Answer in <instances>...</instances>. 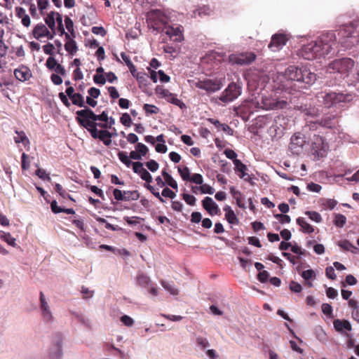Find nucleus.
Returning a JSON list of instances; mask_svg holds the SVG:
<instances>
[{"label":"nucleus","instance_id":"obj_1","mask_svg":"<svg viewBox=\"0 0 359 359\" xmlns=\"http://www.w3.org/2000/svg\"><path fill=\"white\" fill-rule=\"evenodd\" d=\"M337 36L333 31L322 33L315 41L304 43L297 51V55L311 60L321 57H331L337 52Z\"/></svg>","mask_w":359,"mask_h":359},{"label":"nucleus","instance_id":"obj_2","mask_svg":"<svg viewBox=\"0 0 359 359\" xmlns=\"http://www.w3.org/2000/svg\"><path fill=\"white\" fill-rule=\"evenodd\" d=\"M339 35V43L344 50L359 47V18L341 25Z\"/></svg>","mask_w":359,"mask_h":359},{"label":"nucleus","instance_id":"obj_3","mask_svg":"<svg viewBox=\"0 0 359 359\" xmlns=\"http://www.w3.org/2000/svg\"><path fill=\"white\" fill-rule=\"evenodd\" d=\"M76 121L78 124L86 129L95 127V121H100L102 122H108V114L103 111L100 114H95L90 108L86 107L83 109L79 110L76 112Z\"/></svg>","mask_w":359,"mask_h":359},{"label":"nucleus","instance_id":"obj_4","mask_svg":"<svg viewBox=\"0 0 359 359\" xmlns=\"http://www.w3.org/2000/svg\"><path fill=\"white\" fill-rule=\"evenodd\" d=\"M355 66L354 61L349 57L336 59L330 62L325 67L327 74H338L342 78L348 77Z\"/></svg>","mask_w":359,"mask_h":359},{"label":"nucleus","instance_id":"obj_5","mask_svg":"<svg viewBox=\"0 0 359 359\" xmlns=\"http://www.w3.org/2000/svg\"><path fill=\"white\" fill-rule=\"evenodd\" d=\"M316 79V74L311 72L307 65H298L293 70V81L299 83L300 88H307L313 85Z\"/></svg>","mask_w":359,"mask_h":359},{"label":"nucleus","instance_id":"obj_6","mask_svg":"<svg viewBox=\"0 0 359 359\" xmlns=\"http://www.w3.org/2000/svg\"><path fill=\"white\" fill-rule=\"evenodd\" d=\"M318 102L322 103L325 107L330 108L341 102H349L353 96L350 94L337 93L334 92H321L317 95Z\"/></svg>","mask_w":359,"mask_h":359},{"label":"nucleus","instance_id":"obj_7","mask_svg":"<svg viewBox=\"0 0 359 359\" xmlns=\"http://www.w3.org/2000/svg\"><path fill=\"white\" fill-rule=\"evenodd\" d=\"M147 23L149 29L157 33H163L168 23V17L159 10H152L147 14Z\"/></svg>","mask_w":359,"mask_h":359},{"label":"nucleus","instance_id":"obj_8","mask_svg":"<svg viewBox=\"0 0 359 359\" xmlns=\"http://www.w3.org/2000/svg\"><path fill=\"white\" fill-rule=\"evenodd\" d=\"M241 92L242 86L238 83L231 82L222 92V95L219 97V100L224 103L233 102L241 95Z\"/></svg>","mask_w":359,"mask_h":359},{"label":"nucleus","instance_id":"obj_9","mask_svg":"<svg viewBox=\"0 0 359 359\" xmlns=\"http://www.w3.org/2000/svg\"><path fill=\"white\" fill-rule=\"evenodd\" d=\"M222 83L217 79H204L198 80L195 83L197 88L205 90L208 93H215L222 88Z\"/></svg>","mask_w":359,"mask_h":359},{"label":"nucleus","instance_id":"obj_10","mask_svg":"<svg viewBox=\"0 0 359 359\" xmlns=\"http://www.w3.org/2000/svg\"><path fill=\"white\" fill-rule=\"evenodd\" d=\"M86 130L90 133L93 138L99 139L104 145L109 146L111 144L112 133L107 130H98L95 127L88 128Z\"/></svg>","mask_w":359,"mask_h":359},{"label":"nucleus","instance_id":"obj_11","mask_svg":"<svg viewBox=\"0 0 359 359\" xmlns=\"http://www.w3.org/2000/svg\"><path fill=\"white\" fill-rule=\"evenodd\" d=\"M182 30L183 27L180 25L174 27L167 24L163 32L165 33L171 41L180 42L184 39Z\"/></svg>","mask_w":359,"mask_h":359},{"label":"nucleus","instance_id":"obj_12","mask_svg":"<svg viewBox=\"0 0 359 359\" xmlns=\"http://www.w3.org/2000/svg\"><path fill=\"white\" fill-rule=\"evenodd\" d=\"M32 34L34 37L38 40L43 37H47L48 39H53L55 33L49 31L46 25L40 22L34 27Z\"/></svg>","mask_w":359,"mask_h":359},{"label":"nucleus","instance_id":"obj_13","mask_svg":"<svg viewBox=\"0 0 359 359\" xmlns=\"http://www.w3.org/2000/svg\"><path fill=\"white\" fill-rule=\"evenodd\" d=\"M311 154L319 159L325 155V149L323 139L321 137H316L311 145Z\"/></svg>","mask_w":359,"mask_h":359},{"label":"nucleus","instance_id":"obj_14","mask_svg":"<svg viewBox=\"0 0 359 359\" xmlns=\"http://www.w3.org/2000/svg\"><path fill=\"white\" fill-rule=\"evenodd\" d=\"M287 40L288 39L285 34H276L271 37V41L268 47L272 51H277L285 45Z\"/></svg>","mask_w":359,"mask_h":359},{"label":"nucleus","instance_id":"obj_15","mask_svg":"<svg viewBox=\"0 0 359 359\" xmlns=\"http://www.w3.org/2000/svg\"><path fill=\"white\" fill-rule=\"evenodd\" d=\"M203 208L211 215H218L221 214L220 209L215 203L212 198L207 196L202 201Z\"/></svg>","mask_w":359,"mask_h":359},{"label":"nucleus","instance_id":"obj_16","mask_svg":"<svg viewBox=\"0 0 359 359\" xmlns=\"http://www.w3.org/2000/svg\"><path fill=\"white\" fill-rule=\"evenodd\" d=\"M14 76L15 79L21 82L28 81L32 74L29 68L25 65H21L14 70Z\"/></svg>","mask_w":359,"mask_h":359},{"label":"nucleus","instance_id":"obj_17","mask_svg":"<svg viewBox=\"0 0 359 359\" xmlns=\"http://www.w3.org/2000/svg\"><path fill=\"white\" fill-rule=\"evenodd\" d=\"M294 109L299 111L306 118H313L318 116L320 114V109L316 107L308 106L306 104L304 105L297 106Z\"/></svg>","mask_w":359,"mask_h":359},{"label":"nucleus","instance_id":"obj_18","mask_svg":"<svg viewBox=\"0 0 359 359\" xmlns=\"http://www.w3.org/2000/svg\"><path fill=\"white\" fill-rule=\"evenodd\" d=\"M306 137L304 135L297 133L293 135V154H299L306 144Z\"/></svg>","mask_w":359,"mask_h":359},{"label":"nucleus","instance_id":"obj_19","mask_svg":"<svg viewBox=\"0 0 359 359\" xmlns=\"http://www.w3.org/2000/svg\"><path fill=\"white\" fill-rule=\"evenodd\" d=\"M234 62L238 65H249L255 61L256 55L252 52L241 53L237 56H233Z\"/></svg>","mask_w":359,"mask_h":359},{"label":"nucleus","instance_id":"obj_20","mask_svg":"<svg viewBox=\"0 0 359 359\" xmlns=\"http://www.w3.org/2000/svg\"><path fill=\"white\" fill-rule=\"evenodd\" d=\"M320 124L323 127L332 128L338 124V118L337 114H325L320 121Z\"/></svg>","mask_w":359,"mask_h":359},{"label":"nucleus","instance_id":"obj_21","mask_svg":"<svg viewBox=\"0 0 359 359\" xmlns=\"http://www.w3.org/2000/svg\"><path fill=\"white\" fill-rule=\"evenodd\" d=\"M264 108L266 109H283L287 106L285 100L277 101L275 100L266 99L264 102Z\"/></svg>","mask_w":359,"mask_h":359},{"label":"nucleus","instance_id":"obj_22","mask_svg":"<svg viewBox=\"0 0 359 359\" xmlns=\"http://www.w3.org/2000/svg\"><path fill=\"white\" fill-rule=\"evenodd\" d=\"M333 325L336 331L339 332H344V330L346 331H351V323L346 320H340V319H336L333 322Z\"/></svg>","mask_w":359,"mask_h":359},{"label":"nucleus","instance_id":"obj_23","mask_svg":"<svg viewBox=\"0 0 359 359\" xmlns=\"http://www.w3.org/2000/svg\"><path fill=\"white\" fill-rule=\"evenodd\" d=\"M66 43L65 44V50L71 55H74L78 50V47L76 41L71 38L68 33H65Z\"/></svg>","mask_w":359,"mask_h":359},{"label":"nucleus","instance_id":"obj_24","mask_svg":"<svg viewBox=\"0 0 359 359\" xmlns=\"http://www.w3.org/2000/svg\"><path fill=\"white\" fill-rule=\"evenodd\" d=\"M60 14L57 12L55 11H50L47 16L45 18L44 20L46 24L48 25V27L50 28L53 33H55V22H56V17H57V15Z\"/></svg>","mask_w":359,"mask_h":359},{"label":"nucleus","instance_id":"obj_25","mask_svg":"<svg viewBox=\"0 0 359 359\" xmlns=\"http://www.w3.org/2000/svg\"><path fill=\"white\" fill-rule=\"evenodd\" d=\"M224 211L225 212V218L229 224H238L239 223L237 216L229 205H225Z\"/></svg>","mask_w":359,"mask_h":359},{"label":"nucleus","instance_id":"obj_26","mask_svg":"<svg viewBox=\"0 0 359 359\" xmlns=\"http://www.w3.org/2000/svg\"><path fill=\"white\" fill-rule=\"evenodd\" d=\"M337 245L344 250L350 251L353 254L359 252V249L348 240L340 241L337 243Z\"/></svg>","mask_w":359,"mask_h":359},{"label":"nucleus","instance_id":"obj_27","mask_svg":"<svg viewBox=\"0 0 359 359\" xmlns=\"http://www.w3.org/2000/svg\"><path fill=\"white\" fill-rule=\"evenodd\" d=\"M233 164L235 165V172H240L238 174L239 177L242 179H245V176L248 175V173H246L247 166L238 159H235Z\"/></svg>","mask_w":359,"mask_h":359},{"label":"nucleus","instance_id":"obj_28","mask_svg":"<svg viewBox=\"0 0 359 359\" xmlns=\"http://www.w3.org/2000/svg\"><path fill=\"white\" fill-rule=\"evenodd\" d=\"M50 208L53 212L55 214L65 212L69 215L75 214V211L73 208H63L57 205L56 201H53L50 203Z\"/></svg>","mask_w":359,"mask_h":359},{"label":"nucleus","instance_id":"obj_29","mask_svg":"<svg viewBox=\"0 0 359 359\" xmlns=\"http://www.w3.org/2000/svg\"><path fill=\"white\" fill-rule=\"evenodd\" d=\"M297 223L299 224V226L301 228V231H302L304 233H312L314 231V229L312 226H311L305 218L299 217L297 219Z\"/></svg>","mask_w":359,"mask_h":359},{"label":"nucleus","instance_id":"obj_30","mask_svg":"<svg viewBox=\"0 0 359 359\" xmlns=\"http://www.w3.org/2000/svg\"><path fill=\"white\" fill-rule=\"evenodd\" d=\"M348 306L352 309L353 318L359 322V306L357 301L351 299L348 302Z\"/></svg>","mask_w":359,"mask_h":359},{"label":"nucleus","instance_id":"obj_31","mask_svg":"<svg viewBox=\"0 0 359 359\" xmlns=\"http://www.w3.org/2000/svg\"><path fill=\"white\" fill-rule=\"evenodd\" d=\"M15 133L18 135L17 137H14V141L16 144L22 142L25 147L30 144L29 140L24 131L15 130Z\"/></svg>","mask_w":359,"mask_h":359},{"label":"nucleus","instance_id":"obj_32","mask_svg":"<svg viewBox=\"0 0 359 359\" xmlns=\"http://www.w3.org/2000/svg\"><path fill=\"white\" fill-rule=\"evenodd\" d=\"M162 175L164 178L165 184L170 186L174 189H177L178 185L177 182L173 179V177L166 172V170L162 171Z\"/></svg>","mask_w":359,"mask_h":359},{"label":"nucleus","instance_id":"obj_33","mask_svg":"<svg viewBox=\"0 0 359 359\" xmlns=\"http://www.w3.org/2000/svg\"><path fill=\"white\" fill-rule=\"evenodd\" d=\"M0 238L4 242L7 243L9 245L15 247V238H13L10 233L0 231Z\"/></svg>","mask_w":359,"mask_h":359},{"label":"nucleus","instance_id":"obj_34","mask_svg":"<svg viewBox=\"0 0 359 359\" xmlns=\"http://www.w3.org/2000/svg\"><path fill=\"white\" fill-rule=\"evenodd\" d=\"M70 100H72V104L74 105L79 106L80 107H84V109L86 107L85 106L84 97L80 93H75L74 95L71 97Z\"/></svg>","mask_w":359,"mask_h":359},{"label":"nucleus","instance_id":"obj_35","mask_svg":"<svg viewBox=\"0 0 359 359\" xmlns=\"http://www.w3.org/2000/svg\"><path fill=\"white\" fill-rule=\"evenodd\" d=\"M166 100L167 102L179 107L182 109L186 108V104L182 100L177 97V95L172 93H171L170 97H167Z\"/></svg>","mask_w":359,"mask_h":359},{"label":"nucleus","instance_id":"obj_36","mask_svg":"<svg viewBox=\"0 0 359 359\" xmlns=\"http://www.w3.org/2000/svg\"><path fill=\"white\" fill-rule=\"evenodd\" d=\"M333 223L337 227L342 228L346 223V217L341 214H335Z\"/></svg>","mask_w":359,"mask_h":359},{"label":"nucleus","instance_id":"obj_37","mask_svg":"<svg viewBox=\"0 0 359 359\" xmlns=\"http://www.w3.org/2000/svg\"><path fill=\"white\" fill-rule=\"evenodd\" d=\"M124 194L126 195V201H137L140 198V194L138 191H124Z\"/></svg>","mask_w":359,"mask_h":359},{"label":"nucleus","instance_id":"obj_38","mask_svg":"<svg viewBox=\"0 0 359 359\" xmlns=\"http://www.w3.org/2000/svg\"><path fill=\"white\" fill-rule=\"evenodd\" d=\"M65 22L67 29L70 33V36H72L73 38H75L76 34L74 29V23L72 20L69 17L66 16L65 18Z\"/></svg>","mask_w":359,"mask_h":359},{"label":"nucleus","instance_id":"obj_39","mask_svg":"<svg viewBox=\"0 0 359 359\" xmlns=\"http://www.w3.org/2000/svg\"><path fill=\"white\" fill-rule=\"evenodd\" d=\"M143 109L147 114H156L160 111L158 107H157L155 105L149 104H144L143 106Z\"/></svg>","mask_w":359,"mask_h":359},{"label":"nucleus","instance_id":"obj_40","mask_svg":"<svg viewBox=\"0 0 359 359\" xmlns=\"http://www.w3.org/2000/svg\"><path fill=\"white\" fill-rule=\"evenodd\" d=\"M135 149L141 155V157L144 156L149 151L148 147L142 143H137Z\"/></svg>","mask_w":359,"mask_h":359},{"label":"nucleus","instance_id":"obj_41","mask_svg":"<svg viewBox=\"0 0 359 359\" xmlns=\"http://www.w3.org/2000/svg\"><path fill=\"white\" fill-rule=\"evenodd\" d=\"M178 172L183 180L189 181L190 179V172L188 167L178 168Z\"/></svg>","mask_w":359,"mask_h":359},{"label":"nucleus","instance_id":"obj_42","mask_svg":"<svg viewBox=\"0 0 359 359\" xmlns=\"http://www.w3.org/2000/svg\"><path fill=\"white\" fill-rule=\"evenodd\" d=\"M35 173L40 179L43 180H47L48 182L51 180L49 175L46 173V170L42 168H38Z\"/></svg>","mask_w":359,"mask_h":359},{"label":"nucleus","instance_id":"obj_43","mask_svg":"<svg viewBox=\"0 0 359 359\" xmlns=\"http://www.w3.org/2000/svg\"><path fill=\"white\" fill-rule=\"evenodd\" d=\"M113 195L116 201H126V195L124 194V191H121L118 189H114L113 191Z\"/></svg>","mask_w":359,"mask_h":359},{"label":"nucleus","instance_id":"obj_44","mask_svg":"<svg viewBox=\"0 0 359 359\" xmlns=\"http://www.w3.org/2000/svg\"><path fill=\"white\" fill-rule=\"evenodd\" d=\"M57 64L58 63L55 58L50 56L46 60V66L49 70L53 71Z\"/></svg>","mask_w":359,"mask_h":359},{"label":"nucleus","instance_id":"obj_45","mask_svg":"<svg viewBox=\"0 0 359 359\" xmlns=\"http://www.w3.org/2000/svg\"><path fill=\"white\" fill-rule=\"evenodd\" d=\"M306 215L312 221H314L317 223L320 222L322 220L321 215L317 212L309 211L306 212Z\"/></svg>","mask_w":359,"mask_h":359},{"label":"nucleus","instance_id":"obj_46","mask_svg":"<svg viewBox=\"0 0 359 359\" xmlns=\"http://www.w3.org/2000/svg\"><path fill=\"white\" fill-rule=\"evenodd\" d=\"M55 19H56V22L57 23L58 32H60V35H63V34L65 35L66 32H65V27L62 24V15L60 14H58L57 17H56Z\"/></svg>","mask_w":359,"mask_h":359},{"label":"nucleus","instance_id":"obj_47","mask_svg":"<svg viewBox=\"0 0 359 359\" xmlns=\"http://www.w3.org/2000/svg\"><path fill=\"white\" fill-rule=\"evenodd\" d=\"M21 158H22V162H21L22 169L24 170H28L30 167V163L29 161H27V159L29 158L28 155L26 154L25 153H22Z\"/></svg>","mask_w":359,"mask_h":359},{"label":"nucleus","instance_id":"obj_48","mask_svg":"<svg viewBox=\"0 0 359 359\" xmlns=\"http://www.w3.org/2000/svg\"><path fill=\"white\" fill-rule=\"evenodd\" d=\"M137 282L140 285L144 286L149 285L151 283L150 278L144 274L138 276Z\"/></svg>","mask_w":359,"mask_h":359},{"label":"nucleus","instance_id":"obj_49","mask_svg":"<svg viewBox=\"0 0 359 359\" xmlns=\"http://www.w3.org/2000/svg\"><path fill=\"white\" fill-rule=\"evenodd\" d=\"M41 310L42 312V316L46 322H50L53 320V317L52 316L50 308H46Z\"/></svg>","mask_w":359,"mask_h":359},{"label":"nucleus","instance_id":"obj_50","mask_svg":"<svg viewBox=\"0 0 359 359\" xmlns=\"http://www.w3.org/2000/svg\"><path fill=\"white\" fill-rule=\"evenodd\" d=\"M120 121L123 126L129 127L131 124L132 120L128 113H124L120 118Z\"/></svg>","mask_w":359,"mask_h":359},{"label":"nucleus","instance_id":"obj_51","mask_svg":"<svg viewBox=\"0 0 359 359\" xmlns=\"http://www.w3.org/2000/svg\"><path fill=\"white\" fill-rule=\"evenodd\" d=\"M182 198L185 201V202L189 205H194L196 203V198L188 194H183Z\"/></svg>","mask_w":359,"mask_h":359},{"label":"nucleus","instance_id":"obj_52","mask_svg":"<svg viewBox=\"0 0 359 359\" xmlns=\"http://www.w3.org/2000/svg\"><path fill=\"white\" fill-rule=\"evenodd\" d=\"M197 344L201 347V348L205 349V348L209 346V342L206 338L203 337H198L196 338Z\"/></svg>","mask_w":359,"mask_h":359},{"label":"nucleus","instance_id":"obj_53","mask_svg":"<svg viewBox=\"0 0 359 359\" xmlns=\"http://www.w3.org/2000/svg\"><path fill=\"white\" fill-rule=\"evenodd\" d=\"M161 196L163 197L170 198L171 199H173L176 197L175 193L168 187H165L163 189Z\"/></svg>","mask_w":359,"mask_h":359},{"label":"nucleus","instance_id":"obj_54","mask_svg":"<svg viewBox=\"0 0 359 359\" xmlns=\"http://www.w3.org/2000/svg\"><path fill=\"white\" fill-rule=\"evenodd\" d=\"M274 217L278 220L281 224L289 223L290 222V216L284 214H276Z\"/></svg>","mask_w":359,"mask_h":359},{"label":"nucleus","instance_id":"obj_55","mask_svg":"<svg viewBox=\"0 0 359 359\" xmlns=\"http://www.w3.org/2000/svg\"><path fill=\"white\" fill-rule=\"evenodd\" d=\"M146 166L151 172H155L158 169L159 165L154 160H150L146 163Z\"/></svg>","mask_w":359,"mask_h":359},{"label":"nucleus","instance_id":"obj_56","mask_svg":"<svg viewBox=\"0 0 359 359\" xmlns=\"http://www.w3.org/2000/svg\"><path fill=\"white\" fill-rule=\"evenodd\" d=\"M189 181H191L196 184H203V177L201 174H198V173H196V174H194L192 175L191 177H190V179L189 180Z\"/></svg>","mask_w":359,"mask_h":359},{"label":"nucleus","instance_id":"obj_57","mask_svg":"<svg viewBox=\"0 0 359 359\" xmlns=\"http://www.w3.org/2000/svg\"><path fill=\"white\" fill-rule=\"evenodd\" d=\"M49 5L48 0H38L37 6L41 15H43V10L46 9Z\"/></svg>","mask_w":359,"mask_h":359},{"label":"nucleus","instance_id":"obj_58","mask_svg":"<svg viewBox=\"0 0 359 359\" xmlns=\"http://www.w3.org/2000/svg\"><path fill=\"white\" fill-rule=\"evenodd\" d=\"M121 321L128 327H131L134 325L133 319L127 315H123V316H121Z\"/></svg>","mask_w":359,"mask_h":359},{"label":"nucleus","instance_id":"obj_59","mask_svg":"<svg viewBox=\"0 0 359 359\" xmlns=\"http://www.w3.org/2000/svg\"><path fill=\"white\" fill-rule=\"evenodd\" d=\"M315 273L312 269H308L302 273V277L306 280L315 278Z\"/></svg>","mask_w":359,"mask_h":359},{"label":"nucleus","instance_id":"obj_60","mask_svg":"<svg viewBox=\"0 0 359 359\" xmlns=\"http://www.w3.org/2000/svg\"><path fill=\"white\" fill-rule=\"evenodd\" d=\"M133 169L134 172L140 175L142 170H144L145 168H144L142 163L137 161L133 163Z\"/></svg>","mask_w":359,"mask_h":359},{"label":"nucleus","instance_id":"obj_61","mask_svg":"<svg viewBox=\"0 0 359 359\" xmlns=\"http://www.w3.org/2000/svg\"><path fill=\"white\" fill-rule=\"evenodd\" d=\"M133 169L134 172L140 175L142 170H144L145 168H144L142 163L137 161L133 163Z\"/></svg>","mask_w":359,"mask_h":359},{"label":"nucleus","instance_id":"obj_62","mask_svg":"<svg viewBox=\"0 0 359 359\" xmlns=\"http://www.w3.org/2000/svg\"><path fill=\"white\" fill-rule=\"evenodd\" d=\"M201 193L203 194H212L214 193V189L210 187V185L208 184H202L199 188H198Z\"/></svg>","mask_w":359,"mask_h":359},{"label":"nucleus","instance_id":"obj_63","mask_svg":"<svg viewBox=\"0 0 359 359\" xmlns=\"http://www.w3.org/2000/svg\"><path fill=\"white\" fill-rule=\"evenodd\" d=\"M307 188L310 191L315 192V193H318L322 189V187L320 184H316L313 182H311V183L308 184Z\"/></svg>","mask_w":359,"mask_h":359},{"label":"nucleus","instance_id":"obj_64","mask_svg":"<svg viewBox=\"0 0 359 359\" xmlns=\"http://www.w3.org/2000/svg\"><path fill=\"white\" fill-rule=\"evenodd\" d=\"M139 175L143 180L146 181L147 183H149L152 181V177L151 174L146 169L142 170V172Z\"/></svg>","mask_w":359,"mask_h":359}]
</instances>
